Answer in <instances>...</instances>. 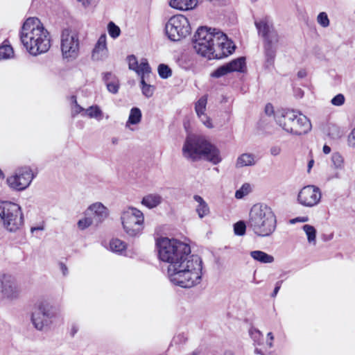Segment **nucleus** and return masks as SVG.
Returning <instances> with one entry per match:
<instances>
[{
    "mask_svg": "<svg viewBox=\"0 0 355 355\" xmlns=\"http://www.w3.org/2000/svg\"><path fill=\"white\" fill-rule=\"evenodd\" d=\"M158 256L168 263L167 273L170 281L182 288H191L200 283L202 276V260L190 254V246L176 239L166 237L157 240Z\"/></svg>",
    "mask_w": 355,
    "mask_h": 355,
    "instance_id": "nucleus-1",
    "label": "nucleus"
},
{
    "mask_svg": "<svg viewBox=\"0 0 355 355\" xmlns=\"http://www.w3.org/2000/svg\"><path fill=\"white\" fill-rule=\"evenodd\" d=\"M196 52L209 60L222 59L231 55L235 50L233 42L220 31L207 27H200L193 40Z\"/></svg>",
    "mask_w": 355,
    "mask_h": 355,
    "instance_id": "nucleus-2",
    "label": "nucleus"
},
{
    "mask_svg": "<svg viewBox=\"0 0 355 355\" xmlns=\"http://www.w3.org/2000/svg\"><path fill=\"white\" fill-rule=\"evenodd\" d=\"M20 40L33 55L46 53L51 46L49 33L36 17H30L25 21L21 27Z\"/></svg>",
    "mask_w": 355,
    "mask_h": 355,
    "instance_id": "nucleus-3",
    "label": "nucleus"
},
{
    "mask_svg": "<svg viewBox=\"0 0 355 355\" xmlns=\"http://www.w3.org/2000/svg\"><path fill=\"white\" fill-rule=\"evenodd\" d=\"M182 154L184 157L193 161L204 157L214 164H218L222 160L217 147L200 136L187 137L182 148Z\"/></svg>",
    "mask_w": 355,
    "mask_h": 355,
    "instance_id": "nucleus-4",
    "label": "nucleus"
},
{
    "mask_svg": "<svg viewBox=\"0 0 355 355\" xmlns=\"http://www.w3.org/2000/svg\"><path fill=\"white\" fill-rule=\"evenodd\" d=\"M275 120L285 132L293 135H304L311 130L310 120L297 110H278L275 115Z\"/></svg>",
    "mask_w": 355,
    "mask_h": 355,
    "instance_id": "nucleus-5",
    "label": "nucleus"
},
{
    "mask_svg": "<svg viewBox=\"0 0 355 355\" xmlns=\"http://www.w3.org/2000/svg\"><path fill=\"white\" fill-rule=\"evenodd\" d=\"M258 34L263 39L264 67H273L279 46V36L272 23L265 17L254 21Z\"/></svg>",
    "mask_w": 355,
    "mask_h": 355,
    "instance_id": "nucleus-6",
    "label": "nucleus"
},
{
    "mask_svg": "<svg viewBox=\"0 0 355 355\" xmlns=\"http://www.w3.org/2000/svg\"><path fill=\"white\" fill-rule=\"evenodd\" d=\"M58 316L56 309L46 300H40L34 304L31 313V322L38 331L49 327Z\"/></svg>",
    "mask_w": 355,
    "mask_h": 355,
    "instance_id": "nucleus-7",
    "label": "nucleus"
},
{
    "mask_svg": "<svg viewBox=\"0 0 355 355\" xmlns=\"http://www.w3.org/2000/svg\"><path fill=\"white\" fill-rule=\"evenodd\" d=\"M165 32L171 41H179L191 32L189 20L183 15H174L166 22Z\"/></svg>",
    "mask_w": 355,
    "mask_h": 355,
    "instance_id": "nucleus-8",
    "label": "nucleus"
},
{
    "mask_svg": "<svg viewBox=\"0 0 355 355\" xmlns=\"http://www.w3.org/2000/svg\"><path fill=\"white\" fill-rule=\"evenodd\" d=\"M22 289L17 279L10 274H0V296L3 300L15 302L21 298Z\"/></svg>",
    "mask_w": 355,
    "mask_h": 355,
    "instance_id": "nucleus-9",
    "label": "nucleus"
},
{
    "mask_svg": "<svg viewBox=\"0 0 355 355\" xmlns=\"http://www.w3.org/2000/svg\"><path fill=\"white\" fill-rule=\"evenodd\" d=\"M33 178L32 170L24 166L17 169L14 175L7 178L6 182L12 189L23 191L30 185Z\"/></svg>",
    "mask_w": 355,
    "mask_h": 355,
    "instance_id": "nucleus-10",
    "label": "nucleus"
},
{
    "mask_svg": "<svg viewBox=\"0 0 355 355\" xmlns=\"http://www.w3.org/2000/svg\"><path fill=\"white\" fill-rule=\"evenodd\" d=\"M84 218L78 222H104L110 219V210L101 202L90 204L83 212Z\"/></svg>",
    "mask_w": 355,
    "mask_h": 355,
    "instance_id": "nucleus-11",
    "label": "nucleus"
},
{
    "mask_svg": "<svg viewBox=\"0 0 355 355\" xmlns=\"http://www.w3.org/2000/svg\"><path fill=\"white\" fill-rule=\"evenodd\" d=\"M61 50L64 58L75 59L78 56L79 50V40L78 35L64 29L61 35Z\"/></svg>",
    "mask_w": 355,
    "mask_h": 355,
    "instance_id": "nucleus-12",
    "label": "nucleus"
},
{
    "mask_svg": "<svg viewBox=\"0 0 355 355\" xmlns=\"http://www.w3.org/2000/svg\"><path fill=\"white\" fill-rule=\"evenodd\" d=\"M321 198L322 193L319 187L315 185H306L299 191L297 201L304 207H312L320 202Z\"/></svg>",
    "mask_w": 355,
    "mask_h": 355,
    "instance_id": "nucleus-13",
    "label": "nucleus"
},
{
    "mask_svg": "<svg viewBox=\"0 0 355 355\" xmlns=\"http://www.w3.org/2000/svg\"><path fill=\"white\" fill-rule=\"evenodd\" d=\"M249 222H277L272 209L264 203H256L249 212Z\"/></svg>",
    "mask_w": 355,
    "mask_h": 355,
    "instance_id": "nucleus-14",
    "label": "nucleus"
},
{
    "mask_svg": "<svg viewBox=\"0 0 355 355\" xmlns=\"http://www.w3.org/2000/svg\"><path fill=\"white\" fill-rule=\"evenodd\" d=\"M0 220L3 222L23 220V215L19 205L9 201L0 200Z\"/></svg>",
    "mask_w": 355,
    "mask_h": 355,
    "instance_id": "nucleus-15",
    "label": "nucleus"
},
{
    "mask_svg": "<svg viewBox=\"0 0 355 355\" xmlns=\"http://www.w3.org/2000/svg\"><path fill=\"white\" fill-rule=\"evenodd\" d=\"M108 55V50L106 44V35H101L92 51V58L94 61L105 60Z\"/></svg>",
    "mask_w": 355,
    "mask_h": 355,
    "instance_id": "nucleus-16",
    "label": "nucleus"
},
{
    "mask_svg": "<svg viewBox=\"0 0 355 355\" xmlns=\"http://www.w3.org/2000/svg\"><path fill=\"white\" fill-rule=\"evenodd\" d=\"M121 222L135 220V222H144V215L139 209L130 206L125 208L121 215Z\"/></svg>",
    "mask_w": 355,
    "mask_h": 355,
    "instance_id": "nucleus-17",
    "label": "nucleus"
},
{
    "mask_svg": "<svg viewBox=\"0 0 355 355\" xmlns=\"http://www.w3.org/2000/svg\"><path fill=\"white\" fill-rule=\"evenodd\" d=\"M253 232L259 236H268L276 229V223H251Z\"/></svg>",
    "mask_w": 355,
    "mask_h": 355,
    "instance_id": "nucleus-18",
    "label": "nucleus"
},
{
    "mask_svg": "<svg viewBox=\"0 0 355 355\" xmlns=\"http://www.w3.org/2000/svg\"><path fill=\"white\" fill-rule=\"evenodd\" d=\"M163 198L158 193H149L144 196L141 201V204L151 209L158 207L162 202Z\"/></svg>",
    "mask_w": 355,
    "mask_h": 355,
    "instance_id": "nucleus-19",
    "label": "nucleus"
},
{
    "mask_svg": "<svg viewBox=\"0 0 355 355\" xmlns=\"http://www.w3.org/2000/svg\"><path fill=\"white\" fill-rule=\"evenodd\" d=\"M197 3L198 0H171L169 5L180 10H189L193 9Z\"/></svg>",
    "mask_w": 355,
    "mask_h": 355,
    "instance_id": "nucleus-20",
    "label": "nucleus"
},
{
    "mask_svg": "<svg viewBox=\"0 0 355 355\" xmlns=\"http://www.w3.org/2000/svg\"><path fill=\"white\" fill-rule=\"evenodd\" d=\"M256 164L255 155L252 153H243L236 159V167L242 168L253 166Z\"/></svg>",
    "mask_w": 355,
    "mask_h": 355,
    "instance_id": "nucleus-21",
    "label": "nucleus"
},
{
    "mask_svg": "<svg viewBox=\"0 0 355 355\" xmlns=\"http://www.w3.org/2000/svg\"><path fill=\"white\" fill-rule=\"evenodd\" d=\"M230 73L232 72H243L245 67V58L239 57L227 63Z\"/></svg>",
    "mask_w": 355,
    "mask_h": 355,
    "instance_id": "nucleus-22",
    "label": "nucleus"
},
{
    "mask_svg": "<svg viewBox=\"0 0 355 355\" xmlns=\"http://www.w3.org/2000/svg\"><path fill=\"white\" fill-rule=\"evenodd\" d=\"M193 200L198 203V205L196 206V211L199 217L202 218L205 216H207L209 213V208L207 203L198 195H195L193 196Z\"/></svg>",
    "mask_w": 355,
    "mask_h": 355,
    "instance_id": "nucleus-23",
    "label": "nucleus"
},
{
    "mask_svg": "<svg viewBox=\"0 0 355 355\" xmlns=\"http://www.w3.org/2000/svg\"><path fill=\"white\" fill-rule=\"evenodd\" d=\"M125 232L130 236H137L141 234L143 223H122Z\"/></svg>",
    "mask_w": 355,
    "mask_h": 355,
    "instance_id": "nucleus-24",
    "label": "nucleus"
},
{
    "mask_svg": "<svg viewBox=\"0 0 355 355\" xmlns=\"http://www.w3.org/2000/svg\"><path fill=\"white\" fill-rule=\"evenodd\" d=\"M250 256L254 260L263 263H270L274 261V257L272 255L260 250L252 251Z\"/></svg>",
    "mask_w": 355,
    "mask_h": 355,
    "instance_id": "nucleus-25",
    "label": "nucleus"
},
{
    "mask_svg": "<svg viewBox=\"0 0 355 355\" xmlns=\"http://www.w3.org/2000/svg\"><path fill=\"white\" fill-rule=\"evenodd\" d=\"M82 116H87L90 119H95L98 121H101L103 118V112L99 106L95 105L85 109V113H83Z\"/></svg>",
    "mask_w": 355,
    "mask_h": 355,
    "instance_id": "nucleus-26",
    "label": "nucleus"
},
{
    "mask_svg": "<svg viewBox=\"0 0 355 355\" xmlns=\"http://www.w3.org/2000/svg\"><path fill=\"white\" fill-rule=\"evenodd\" d=\"M141 112L138 107H132L130 110L129 117L128 121L126 122V127H128L129 125H136L140 123L141 119Z\"/></svg>",
    "mask_w": 355,
    "mask_h": 355,
    "instance_id": "nucleus-27",
    "label": "nucleus"
},
{
    "mask_svg": "<svg viewBox=\"0 0 355 355\" xmlns=\"http://www.w3.org/2000/svg\"><path fill=\"white\" fill-rule=\"evenodd\" d=\"M331 161L333 167L337 170H342L344 168L345 162L342 155L338 152H335L331 155Z\"/></svg>",
    "mask_w": 355,
    "mask_h": 355,
    "instance_id": "nucleus-28",
    "label": "nucleus"
},
{
    "mask_svg": "<svg viewBox=\"0 0 355 355\" xmlns=\"http://www.w3.org/2000/svg\"><path fill=\"white\" fill-rule=\"evenodd\" d=\"M252 191V185L250 183H244L241 187L235 192L236 199H242L248 196Z\"/></svg>",
    "mask_w": 355,
    "mask_h": 355,
    "instance_id": "nucleus-29",
    "label": "nucleus"
},
{
    "mask_svg": "<svg viewBox=\"0 0 355 355\" xmlns=\"http://www.w3.org/2000/svg\"><path fill=\"white\" fill-rule=\"evenodd\" d=\"M151 71L150 67L148 63L147 60L144 59L139 63V66L136 70V73L141 77L145 78L146 75H148Z\"/></svg>",
    "mask_w": 355,
    "mask_h": 355,
    "instance_id": "nucleus-30",
    "label": "nucleus"
},
{
    "mask_svg": "<svg viewBox=\"0 0 355 355\" xmlns=\"http://www.w3.org/2000/svg\"><path fill=\"white\" fill-rule=\"evenodd\" d=\"M125 244L118 239L110 241V248L114 252L121 253L125 249Z\"/></svg>",
    "mask_w": 355,
    "mask_h": 355,
    "instance_id": "nucleus-31",
    "label": "nucleus"
},
{
    "mask_svg": "<svg viewBox=\"0 0 355 355\" xmlns=\"http://www.w3.org/2000/svg\"><path fill=\"white\" fill-rule=\"evenodd\" d=\"M303 230L307 236L309 243L315 244L316 230L314 227L309 225H305L303 226Z\"/></svg>",
    "mask_w": 355,
    "mask_h": 355,
    "instance_id": "nucleus-32",
    "label": "nucleus"
},
{
    "mask_svg": "<svg viewBox=\"0 0 355 355\" xmlns=\"http://www.w3.org/2000/svg\"><path fill=\"white\" fill-rule=\"evenodd\" d=\"M207 97L202 96L196 103L195 110L198 116H203L206 110Z\"/></svg>",
    "mask_w": 355,
    "mask_h": 355,
    "instance_id": "nucleus-33",
    "label": "nucleus"
},
{
    "mask_svg": "<svg viewBox=\"0 0 355 355\" xmlns=\"http://www.w3.org/2000/svg\"><path fill=\"white\" fill-rule=\"evenodd\" d=\"M13 49L10 45L0 46V60L10 58L13 55Z\"/></svg>",
    "mask_w": 355,
    "mask_h": 355,
    "instance_id": "nucleus-34",
    "label": "nucleus"
},
{
    "mask_svg": "<svg viewBox=\"0 0 355 355\" xmlns=\"http://www.w3.org/2000/svg\"><path fill=\"white\" fill-rule=\"evenodd\" d=\"M107 31L111 37L113 39L117 38L121 34L120 28L116 26L113 21H110L107 25Z\"/></svg>",
    "mask_w": 355,
    "mask_h": 355,
    "instance_id": "nucleus-35",
    "label": "nucleus"
},
{
    "mask_svg": "<svg viewBox=\"0 0 355 355\" xmlns=\"http://www.w3.org/2000/svg\"><path fill=\"white\" fill-rule=\"evenodd\" d=\"M141 85L142 94L147 98L151 97L154 93V87L146 84L143 77H141Z\"/></svg>",
    "mask_w": 355,
    "mask_h": 355,
    "instance_id": "nucleus-36",
    "label": "nucleus"
},
{
    "mask_svg": "<svg viewBox=\"0 0 355 355\" xmlns=\"http://www.w3.org/2000/svg\"><path fill=\"white\" fill-rule=\"evenodd\" d=\"M230 69L228 67L227 64H225L219 67H218L216 70H214L211 76L214 78H220L222 77L227 73H230Z\"/></svg>",
    "mask_w": 355,
    "mask_h": 355,
    "instance_id": "nucleus-37",
    "label": "nucleus"
},
{
    "mask_svg": "<svg viewBox=\"0 0 355 355\" xmlns=\"http://www.w3.org/2000/svg\"><path fill=\"white\" fill-rule=\"evenodd\" d=\"M158 73L162 78L166 79L171 76L172 71L168 65L160 64L158 66Z\"/></svg>",
    "mask_w": 355,
    "mask_h": 355,
    "instance_id": "nucleus-38",
    "label": "nucleus"
},
{
    "mask_svg": "<svg viewBox=\"0 0 355 355\" xmlns=\"http://www.w3.org/2000/svg\"><path fill=\"white\" fill-rule=\"evenodd\" d=\"M249 334L255 343H257V345L261 344V340H262L263 335L259 329L255 328H251L249 330Z\"/></svg>",
    "mask_w": 355,
    "mask_h": 355,
    "instance_id": "nucleus-39",
    "label": "nucleus"
},
{
    "mask_svg": "<svg viewBox=\"0 0 355 355\" xmlns=\"http://www.w3.org/2000/svg\"><path fill=\"white\" fill-rule=\"evenodd\" d=\"M318 23L322 27L327 28L329 26V19L327 14L324 12H321L317 17Z\"/></svg>",
    "mask_w": 355,
    "mask_h": 355,
    "instance_id": "nucleus-40",
    "label": "nucleus"
},
{
    "mask_svg": "<svg viewBox=\"0 0 355 355\" xmlns=\"http://www.w3.org/2000/svg\"><path fill=\"white\" fill-rule=\"evenodd\" d=\"M74 105L71 107V116L75 117L77 114L80 113H85V109L81 107L78 104L76 98L75 96L72 97Z\"/></svg>",
    "mask_w": 355,
    "mask_h": 355,
    "instance_id": "nucleus-41",
    "label": "nucleus"
},
{
    "mask_svg": "<svg viewBox=\"0 0 355 355\" xmlns=\"http://www.w3.org/2000/svg\"><path fill=\"white\" fill-rule=\"evenodd\" d=\"M245 223H234V232L236 236H243L245 234Z\"/></svg>",
    "mask_w": 355,
    "mask_h": 355,
    "instance_id": "nucleus-42",
    "label": "nucleus"
},
{
    "mask_svg": "<svg viewBox=\"0 0 355 355\" xmlns=\"http://www.w3.org/2000/svg\"><path fill=\"white\" fill-rule=\"evenodd\" d=\"M127 60L128 62V67L130 70L136 71L139 64L138 63L137 58L134 55L128 56Z\"/></svg>",
    "mask_w": 355,
    "mask_h": 355,
    "instance_id": "nucleus-43",
    "label": "nucleus"
},
{
    "mask_svg": "<svg viewBox=\"0 0 355 355\" xmlns=\"http://www.w3.org/2000/svg\"><path fill=\"white\" fill-rule=\"evenodd\" d=\"M106 87L110 92L112 94H116L119 89V80L117 79L112 82H109V83L106 85Z\"/></svg>",
    "mask_w": 355,
    "mask_h": 355,
    "instance_id": "nucleus-44",
    "label": "nucleus"
},
{
    "mask_svg": "<svg viewBox=\"0 0 355 355\" xmlns=\"http://www.w3.org/2000/svg\"><path fill=\"white\" fill-rule=\"evenodd\" d=\"M345 101V96L342 94L336 95L331 101L332 105L335 106H341L344 104Z\"/></svg>",
    "mask_w": 355,
    "mask_h": 355,
    "instance_id": "nucleus-45",
    "label": "nucleus"
},
{
    "mask_svg": "<svg viewBox=\"0 0 355 355\" xmlns=\"http://www.w3.org/2000/svg\"><path fill=\"white\" fill-rule=\"evenodd\" d=\"M116 76L112 72H105L103 73V80L107 85L109 82H112L117 80Z\"/></svg>",
    "mask_w": 355,
    "mask_h": 355,
    "instance_id": "nucleus-46",
    "label": "nucleus"
},
{
    "mask_svg": "<svg viewBox=\"0 0 355 355\" xmlns=\"http://www.w3.org/2000/svg\"><path fill=\"white\" fill-rule=\"evenodd\" d=\"M21 223H3V227L10 232H15Z\"/></svg>",
    "mask_w": 355,
    "mask_h": 355,
    "instance_id": "nucleus-47",
    "label": "nucleus"
},
{
    "mask_svg": "<svg viewBox=\"0 0 355 355\" xmlns=\"http://www.w3.org/2000/svg\"><path fill=\"white\" fill-rule=\"evenodd\" d=\"M347 141L349 146L355 148V128L349 133Z\"/></svg>",
    "mask_w": 355,
    "mask_h": 355,
    "instance_id": "nucleus-48",
    "label": "nucleus"
},
{
    "mask_svg": "<svg viewBox=\"0 0 355 355\" xmlns=\"http://www.w3.org/2000/svg\"><path fill=\"white\" fill-rule=\"evenodd\" d=\"M201 121L203 123V124L207 126V128H211V123L210 121V119L205 114H203V116H198Z\"/></svg>",
    "mask_w": 355,
    "mask_h": 355,
    "instance_id": "nucleus-49",
    "label": "nucleus"
},
{
    "mask_svg": "<svg viewBox=\"0 0 355 355\" xmlns=\"http://www.w3.org/2000/svg\"><path fill=\"white\" fill-rule=\"evenodd\" d=\"M282 148L279 146H273L270 148V152L272 156H277L280 154Z\"/></svg>",
    "mask_w": 355,
    "mask_h": 355,
    "instance_id": "nucleus-50",
    "label": "nucleus"
},
{
    "mask_svg": "<svg viewBox=\"0 0 355 355\" xmlns=\"http://www.w3.org/2000/svg\"><path fill=\"white\" fill-rule=\"evenodd\" d=\"M277 112H274L273 106L271 104L269 103L266 105L265 113L266 115L271 116V115L274 114V116H275Z\"/></svg>",
    "mask_w": 355,
    "mask_h": 355,
    "instance_id": "nucleus-51",
    "label": "nucleus"
},
{
    "mask_svg": "<svg viewBox=\"0 0 355 355\" xmlns=\"http://www.w3.org/2000/svg\"><path fill=\"white\" fill-rule=\"evenodd\" d=\"M267 338H268V340L266 342V344H267V345H268L269 348H271L273 346L272 341L274 340V336H273L272 333L269 332L267 334Z\"/></svg>",
    "mask_w": 355,
    "mask_h": 355,
    "instance_id": "nucleus-52",
    "label": "nucleus"
},
{
    "mask_svg": "<svg viewBox=\"0 0 355 355\" xmlns=\"http://www.w3.org/2000/svg\"><path fill=\"white\" fill-rule=\"evenodd\" d=\"M44 230V227L43 225H40L37 227H31V232L32 234H34L35 232H37V231H42Z\"/></svg>",
    "mask_w": 355,
    "mask_h": 355,
    "instance_id": "nucleus-53",
    "label": "nucleus"
},
{
    "mask_svg": "<svg viewBox=\"0 0 355 355\" xmlns=\"http://www.w3.org/2000/svg\"><path fill=\"white\" fill-rule=\"evenodd\" d=\"M308 220L307 217H297L293 219H291L289 222H306Z\"/></svg>",
    "mask_w": 355,
    "mask_h": 355,
    "instance_id": "nucleus-54",
    "label": "nucleus"
},
{
    "mask_svg": "<svg viewBox=\"0 0 355 355\" xmlns=\"http://www.w3.org/2000/svg\"><path fill=\"white\" fill-rule=\"evenodd\" d=\"M60 270H61V271H62V274L64 275H66L67 274L68 268H67V266L64 263H60Z\"/></svg>",
    "mask_w": 355,
    "mask_h": 355,
    "instance_id": "nucleus-55",
    "label": "nucleus"
},
{
    "mask_svg": "<svg viewBox=\"0 0 355 355\" xmlns=\"http://www.w3.org/2000/svg\"><path fill=\"white\" fill-rule=\"evenodd\" d=\"M279 289H280V284H279V282H277L276 284V286L275 287L273 293H272V297H275L277 295V293L279 292Z\"/></svg>",
    "mask_w": 355,
    "mask_h": 355,
    "instance_id": "nucleus-56",
    "label": "nucleus"
},
{
    "mask_svg": "<svg viewBox=\"0 0 355 355\" xmlns=\"http://www.w3.org/2000/svg\"><path fill=\"white\" fill-rule=\"evenodd\" d=\"M91 223H78V227L80 230H84L87 229Z\"/></svg>",
    "mask_w": 355,
    "mask_h": 355,
    "instance_id": "nucleus-57",
    "label": "nucleus"
},
{
    "mask_svg": "<svg viewBox=\"0 0 355 355\" xmlns=\"http://www.w3.org/2000/svg\"><path fill=\"white\" fill-rule=\"evenodd\" d=\"M322 151L324 154L327 155V154L330 153L331 148L327 145H324L323 146Z\"/></svg>",
    "mask_w": 355,
    "mask_h": 355,
    "instance_id": "nucleus-58",
    "label": "nucleus"
},
{
    "mask_svg": "<svg viewBox=\"0 0 355 355\" xmlns=\"http://www.w3.org/2000/svg\"><path fill=\"white\" fill-rule=\"evenodd\" d=\"M314 164V160L311 159L309 163H308V173L310 172L311 169L312 168Z\"/></svg>",
    "mask_w": 355,
    "mask_h": 355,
    "instance_id": "nucleus-59",
    "label": "nucleus"
},
{
    "mask_svg": "<svg viewBox=\"0 0 355 355\" xmlns=\"http://www.w3.org/2000/svg\"><path fill=\"white\" fill-rule=\"evenodd\" d=\"M78 1L82 2V3L84 6L89 5V2H90V0H78Z\"/></svg>",
    "mask_w": 355,
    "mask_h": 355,
    "instance_id": "nucleus-60",
    "label": "nucleus"
},
{
    "mask_svg": "<svg viewBox=\"0 0 355 355\" xmlns=\"http://www.w3.org/2000/svg\"><path fill=\"white\" fill-rule=\"evenodd\" d=\"M306 75V73L304 71H300L298 72L297 73V76L300 77V78H303Z\"/></svg>",
    "mask_w": 355,
    "mask_h": 355,
    "instance_id": "nucleus-61",
    "label": "nucleus"
},
{
    "mask_svg": "<svg viewBox=\"0 0 355 355\" xmlns=\"http://www.w3.org/2000/svg\"><path fill=\"white\" fill-rule=\"evenodd\" d=\"M112 143L113 144H116L118 143V139L116 137H114L112 139Z\"/></svg>",
    "mask_w": 355,
    "mask_h": 355,
    "instance_id": "nucleus-62",
    "label": "nucleus"
},
{
    "mask_svg": "<svg viewBox=\"0 0 355 355\" xmlns=\"http://www.w3.org/2000/svg\"><path fill=\"white\" fill-rule=\"evenodd\" d=\"M4 177H5V175H4L3 173V171L0 169V178L1 179H3Z\"/></svg>",
    "mask_w": 355,
    "mask_h": 355,
    "instance_id": "nucleus-63",
    "label": "nucleus"
},
{
    "mask_svg": "<svg viewBox=\"0 0 355 355\" xmlns=\"http://www.w3.org/2000/svg\"><path fill=\"white\" fill-rule=\"evenodd\" d=\"M224 355H234L232 352H226Z\"/></svg>",
    "mask_w": 355,
    "mask_h": 355,
    "instance_id": "nucleus-64",
    "label": "nucleus"
}]
</instances>
